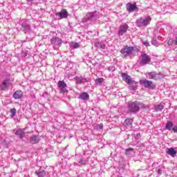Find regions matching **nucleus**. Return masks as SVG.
I'll return each mask as SVG.
<instances>
[{
  "label": "nucleus",
  "instance_id": "6ab92c4d",
  "mask_svg": "<svg viewBox=\"0 0 177 177\" xmlns=\"http://www.w3.org/2000/svg\"><path fill=\"white\" fill-rule=\"evenodd\" d=\"M35 175L38 177H46L48 176V172L45 170L39 169L35 171Z\"/></svg>",
  "mask_w": 177,
  "mask_h": 177
},
{
  "label": "nucleus",
  "instance_id": "dca6fc26",
  "mask_svg": "<svg viewBox=\"0 0 177 177\" xmlns=\"http://www.w3.org/2000/svg\"><path fill=\"white\" fill-rule=\"evenodd\" d=\"M127 10L130 13L132 12H135V10H138V7L136 6V3L132 4L131 3H128L126 5Z\"/></svg>",
  "mask_w": 177,
  "mask_h": 177
},
{
  "label": "nucleus",
  "instance_id": "a19ab883",
  "mask_svg": "<svg viewBox=\"0 0 177 177\" xmlns=\"http://www.w3.org/2000/svg\"><path fill=\"white\" fill-rule=\"evenodd\" d=\"M97 128V129H103V124H98Z\"/></svg>",
  "mask_w": 177,
  "mask_h": 177
},
{
  "label": "nucleus",
  "instance_id": "c9c22d12",
  "mask_svg": "<svg viewBox=\"0 0 177 177\" xmlns=\"http://www.w3.org/2000/svg\"><path fill=\"white\" fill-rule=\"evenodd\" d=\"M151 44L154 46H158V41H157V40H156V39H152Z\"/></svg>",
  "mask_w": 177,
  "mask_h": 177
},
{
  "label": "nucleus",
  "instance_id": "39448f33",
  "mask_svg": "<svg viewBox=\"0 0 177 177\" xmlns=\"http://www.w3.org/2000/svg\"><path fill=\"white\" fill-rule=\"evenodd\" d=\"M133 50H135V48L133 46H126L124 48H122L120 50L122 57L123 59H127L128 56H131V55L133 53Z\"/></svg>",
  "mask_w": 177,
  "mask_h": 177
},
{
  "label": "nucleus",
  "instance_id": "a878e982",
  "mask_svg": "<svg viewBox=\"0 0 177 177\" xmlns=\"http://www.w3.org/2000/svg\"><path fill=\"white\" fill-rule=\"evenodd\" d=\"M172 128H174V122L167 121L165 125V129L167 131H172Z\"/></svg>",
  "mask_w": 177,
  "mask_h": 177
},
{
  "label": "nucleus",
  "instance_id": "9b49d317",
  "mask_svg": "<svg viewBox=\"0 0 177 177\" xmlns=\"http://www.w3.org/2000/svg\"><path fill=\"white\" fill-rule=\"evenodd\" d=\"M128 28H129V26H128V24H124L122 26H120L118 31V37H122L124 34H127V32L128 31Z\"/></svg>",
  "mask_w": 177,
  "mask_h": 177
},
{
  "label": "nucleus",
  "instance_id": "9d476101",
  "mask_svg": "<svg viewBox=\"0 0 177 177\" xmlns=\"http://www.w3.org/2000/svg\"><path fill=\"white\" fill-rule=\"evenodd\" d=\"M75 81L77 85H81V84H85V82H89L91 79L86 77L85 76H76L75 77Z\"/></svg>",
  "mask_w": 177,
  "mask_h": 177
},
{
  "label": "nucleus",
  "instance_id": "1a4fd4ad",
  "mask_svg": "<svg viewBox=\"0 0 177 177\" xmlns=\"http://www.w3.org/2000/svg\"><path fill=\"white\" fill-rule=\"evenodd\" d=\"M51 44L53 45L54 48L55 49H58V48H60V45L63 44V40L59 37H53L50 39Z\"/></svg>",
  "mask_w": 177,
  "mask_h": 177
},
{
  "label": "nucleus",
  "instance_id": "0eeeda50",
  "mask_svg": "<svg viewBox=\"0 0 177 177\" xmlns=\"http://www.w3.org/2000/svg\"><path fill=\"white\" fill-rule=\"evenodd\" d=\"M140 83L143 85L144 88H147L148 89H154V88H156V85L153 82L147 80V79L140 80Z\"/></svg>",
  "mask_w": 177,
  "mask_h": 177
},
{
  "label": "nucleus",
  "instance_id": "2eb2a0df",
  "mask_svg": "<svg viewBox=\"0 0 177 177\" xmlns=\"http://www.w3.org/2000/svg\"><path fill=\"white\" fill-rule=\"evenodd\" d=\"M34 38H35V33L33 31H31L28 32L26 39L22 40L21 42L22 44H24V42H31Z\"/></svg>",
  "mask_w": 177,
  "mask_h": 177
},
{
  "label": "nucleus",
  "instance_id": "c85d7f7f",
  "mask_svg": "<svg viewBox=\"0 0 177 177\" xmlns=\"http://www.w3.org/2000/svg\"><path fill=\"white\" fill-rule=\"evenodd\" d=\"M165 75L161 73H156V81H158L160 80H162V78H165Z\"/></svg>",
  "mask_w": 177,
  "mask_h": 177
},
{
  "label": "nucleus",
  "instance_id": "423d86ee",
  "mask_svg": "<svg viewBox=\"0 0 177 177\" xmlns=\"http://www.w3.org/2000/svg\"><path fill=\"white\" fill-rule=\"evenodd\" d=\"M140 56L142 59L139 62L140 66H146V64H149V63L151 62V58L150 57V56L147 55V54H141Z\"/></svg>",
  "mask_w": 177,
  "mask_h": 177
},
{
  "label": "nucleus",
  "instance_id": "2f4dec72",
  "mask_svg": "<svg viewBox=\"0 0 177 177\" xmlns=\"http://www.w3.org/2000/svg\"><path fill=\"white\" fill-rule=\"evenodd\" d=\"M156 171H157L158 175H159V176L162 175V167L158 166L156 168Z\"/></svg>",
  "mask_w": 177,
  "mask_h": 177
},
{
  "label": "nucleus",
  "instance_id": "393cba45",
  "mask_svg": "<svg viewBox=\"0 0 177 177\" xmlns=\"http://www.w3.org/2000/svg\"><path fill=\"white\" fill-rule=\"evenodd\" d=\"M147 75H148L149 80H155V81H156L157 72H156V71L149 72V73H147Z\"/></svg>",
  "mask_w": 177,
  "mask_h": 177
},
{
  "label": "nucleus",
  "instance_id": "5701e85b",
  "mask_svg": "<svg viewBox=\"0 0 177 177\" xmlns=\"http://www.w3.org/2000/svg\"><path fill=\"white\" fill-rule=\"evenodd\" d=\"M81 100H89V94L86 92L81 93L79 95Z\"/></svg>",
  "mask_w": 177,
  "mask_h": 177
},
{
  "label": "nucleus",
  "instance_id": "aec40b11",
  "mask_svg": "<svg viewBox=\"0 0 177 177\" xmlns=\"http://www.w3.org/2000/svg\"><path fill=\"white\" fill-rule=\"evenodd\" d=\"M23 95H24L23 91L21 90H18L14 92L12 95V97L16 100L21 99V97H23Z\"/></svg>",
  "mask_w": 177,
  "mask_h": 177
},
{
  "label": "nucleus",
  "instance_id": "b1692460",
  "mask_svg": "<svg viewBox=\"0 0 177 177\" xmlns=\"http://www.w3.org/2000/svg\"><path fill=\"white\" fill-rule=\"evenodd\" d=\"M165 103L161 102L160 104L154 105V109L156 111H162L164 110V106Z\"/></svg>",
  "mask_w": 177,
  "mask_h": 177
},
{
  "label": "nucleus",
  "instance_id": "a211bd4d",
  "mask_svg": "<svg viewBox=\"0 0 177 177\" xmlns=\"http://www.w3.org/2000/svg\"><path fill=\"white\" fill-rule=\"evenodd\" d=\"M39 140H41V139L39 138V136L37 135L31 136L29 139L30 143L32 145H37V143H39Z\"/></svg>",
  "mask_w": 177,
  "mask_h": 177
},
{
  "label": "nucleus",
  "instance_id": "7c9ffc66",
  "mask_svg": "<svg viewBox=\"0 0 177 177\" xmlns=\"http://www.w3.org/2000/svg\"><path fill=\"white\" fill-rule=\"evenodd\" d=\"M104 81V79H103V77H99L95 80V84L96 85H100L101 84H103Z\"/></svg>",
  "mask_w": 177,
  "mask_h": 177
},
{
  "label": "nucleus",
  "instance_id": "ea45409f",
  "mask_svg": "<svg viewBox=\"0 0 177 177\" xmlns=\"http://www.w3.org/2000/svg\"><path fill=\"white\" fill-rule=\"evenodd\" d=\"M66 150H67V147L62 149V156H66Z\"/></svg>",
  "mask_w": 177,
  "mask_h": 177
},
{
  "label": "nucleus",
  "instance_id": "79ce46f5",
  "mask_svg": "<svg viewBox=\"0 0 177 177\" xmlns=\"http://www.w3.org/2000/svg\"><path fill=\"white\" fill-rule=\"evenodd\" d=\"M139 138H140V133H138L135 136V139H139Z\"/></svg>",
  "mask_w": 177,
  "mask_h": 177
},
{
  "label": "nucleus",
  "instance_id": "412c9836",
  "mask_svg": "<svg viewBox=\"0 0 177 177\" xmlns=\"http://www.w3.org/2000/svg\"><path fill=\"white\" fill-rule=\"evenodd\" d=\"M167 154L169 156H171V157H175L177 154L176 150H175V148L171 147L168 148L167 150L166 151Z\"/></svg>",
  "mask_w": 177,
  "mask_h": 177
},
{
  "label": "nucleus",
  "instance_id": "a18cd8bd",
  "mask_svg": "<svg viewBox=\"0 0 177 177\" xmlns=\"http://www.w3.org/2000/svg\"><path fill=\"white\" fill-rule=\"evenodd\" d=\"M28 2H32V0H27Z\"/></svg>",
  "mask_w": 177,
  "mask_h": 177
},
{
  "label": "nucleus",
  "instance_id": "f257e3e1",
  "mask_svg": "<svg viewBox=\"0 0 177 177\" xmlns=\"http://www.w3.org/2000/svg\"><path fill=\"white\" fill-rule=\"evenodd\" d=\"M140 109L146 110L149 109V105H146L139 101H130L127 104V109L129 114H137L140 111Z\"/></svg>",
  "mask_w": 177,
  "mask_h": 177
},
{
  "label": "nucleus",
  "instance_id": "f704fd0d",
  "mask_svg": "<svg viewBox=\"0 0 177 177\" xmlns=\"http://www.w3.org/2000/svg\"><path fill=\"white\" fill-rule=\"evenodd\" d=\"M80 47V44L78 43H75L73 45H71V48H73V49H77V48Z\"/></svg>",
  "mask_w": 177,
  "mask_h": 177
},
{
  "label": "nucleus",
  "instance_id": "c756f323",
  "mask_svg": "<svg viewBox=\"0 0 177 177\" xmlns=\"http://www.w3.org/2000/svg\"><path fill=\"white\" fill-rule=\"evenodd\" d=\"M133 151H135V149L130 147L129 149H125V154L127 156H129L131 154V153H133Z\"/></svg>",
  "mask_w": 177,
  "mask_h": 177
},
{
  "label": "nucleus",
  "instance_id": "cd10ccee",
  "mask_svg": "<svg viewBox=\"0 0 177 177\" xmlns=\"http://www.w3.org/2000/svg\"><path fill=\"white\" fill-rule=\"evenodd\" d=\"M86 162H88V161L86 160V159L84 158H82L80 160V161H79L77 163H75L76 165H77L78 167H81V165H85V164H86Z\"/></svg>",
  "mask_w": 177,
  "mask_h": 177
},
{
  "label": "nucleus",
  "instance_id": "473e14b6",
  "mask_svg": "<svg viewBox=\"0 0 177 177\" xmlns=\"http://www.w3.org/2000/svg\"><path fill=\"white\" fill-rule=\"evenodd\" d=\"M16 115V109L13 108L10 109V117L11 118H13V117Z\"/></svg>",
  "mask_w": 177,
  "mask_h": 177
},
{
  "label": "nucleus",
  "instance_id": "7ed1b4c3",
  "mask_svg": "<svg viewBox=\"0 0 177 177\" xmlns=\"http://www.w3.org/2000/svg\"><path fill=\"white\" fill-rule=\"evenodd\" d=\"M99 17H100V12L98 11L88 12L86 17L83 19V23L91 24V23L96 21Z\"/></svg>",
  "mask_w": 177,
  "mask_h": 177
},
{
  "label": "nucleus",
  "instance_id": "e433bc0d",
  "mask_svg": "<svg viewBox=\"0 0 177 177\" xmlns=\"http://www.w3.org/2000/svg\"><path fill=\"white\" fill-rule=\"evenodd\" d=\"M167 45H169V46L174 45V39H169L167 41Z\"/></svg>",
  "mask_w": 177,
  "mask_h": 177
},
{
  "label": "nucleus",
  "instance_id": "f03ea898",
  "mask_svg": "<svg viewBox=\"0 0 177 177\" xmlns=\"http://www.w3.org/2000/svg\"><path fill=\"white\" fill-rule=\"evenodd\" d=\"M121 77L123 81H124L127 85H129V89H130V91H136V89H138V82L132 80L131 76L125 73H122Z\"/></svg>",
  "mask_w": 177,
  "mask_h": 177
},
{
  "label": "nucleus",
  "instance_id": "6e6552de",
  "mask_svg": "<svg viewBox=\"0 0 177 177\" xmlns=\"http://www.w3.org/2000/svg\"><path fill=\"white\" fill-rule=\"evenodd\" d=\"M57 86L59 89L60 93H67V92H68V90L67 89V84H66L64 81H59L57 83Z\"/></svg>",
  "mask_w": 177,
  "mask_h": 177
},
{
  "label": "nucleus",
  "instance_id": "4c0bfd02",
  "mask_svg": "<svg viewBox=\"0 0 177 177\" xmlns=\"http://www.w3.org/2000/svg\"><path fill=\"white\" fill-rule=\"evenodd\" d=\"M142 45L145 46H150V44L147 41H142Z\"/></svg>",
  "mask_w": 177,
  "mask_h": 177
},
{
  "label": "nucleus",
  "instance_id": "c03bdc74",
  "mask_svg": "<svg viewBox=\"0 0 177 177\" xmlns=\"http://www.w3.org/2000/svg\"><path fill=\"white\" fill-rule=\"evenodd\" d=\"M174 60L177 62V55L175 57Z\"/></svg>",
  "mask_w": 177,
  "mask_h": 177
},
{
  "label": "nucleus",
  "instance_id": "f3484780",
  "mask_svg": "<svg viewBox=\"0 0 177 177\" xmlns=\"http://www.w3.org/2000/svg\"><path fill=\"white\" fill-rule=\"evenodd\" d=\"M56 16H59V19H67L68 17V12L66 9H63L59 12H57Z\"/></svg>",
  "mask_w": 177,
  "mask_h": 177
},
{
  "label": "nucleus",
  "instance_id": "58836bf2",
  "mask_svg": "<svg viewBox=\"0 0 177 177\" xmlns=\"http://www.w3.org/2000/svg\"><path fill=\"white\" fill-rule=\"evenodd\" d=\"M172 131L174 132V133H177V126H174Z\"/></svg>",
  "mask_w": 177,
  "mask_h": 177
},
{
  "label": "nucleus",
  "instance_id": "4be33fe9",
  "mask_svg": "<svg viewBox=\"0 0 177 177\" xmlns=\"http://www.w3.org/2000/svg\"><path fill=\"white\" fill-rule=\"evenodd\" d=\"M15 135L16 136H17V138H19V139H23L26 137V132L23 131L21 129H19L17 130V131L15 132Z\"/></svg>",
  "mask_w": 177,
  "mask_h": 177
},
{
  "label": "nucleus",
  "instance_id": "f8f14e48",
  "mask_svg": "<svg viewBox=\"0 0 177 177\" xmlns=\"http://www.w3.org/2000/svg\"><path fill=\"white\" fill-rule=\"evenodd\" d=\"M94 46L95 48H97L98 49H106V43L104 42V41L96 39L94 41Z\"/></svg>",
  "mask_w": 177,
  "mask_h": 177
},
{
  "label": "nucleus",
  "instance_id": "37998d69",
  "mask_svg": "<svg viewBox=\"0 0 177 177\" xmlns=\"http://www.w3.org/2000/svg\"><path fill=\"white\" fill-rule=\"evenodd\" d=\"M173 41H174V45H177V37H176L174 38V40H173Z\"/></svg>",
  "mask_w": 177,
  "mask_h": 177
},
{
  "label": "nucleus",
  "instance_id": "20e7f679",
  "mask_svg": "<svg viewBox=\"0 0 177 177\" xmlns=\"http://www.w3.org/2000/svg\"><path fill=\"white\" fill-rule=\"evenodd\" d=\"M150 21H151V18L150 16H148L145 18L140 17L136 19V23L137 24V27H147L149 24H150Z\"/></svg>",
  "mask_w": 177,
  "mask_h": 177
},
{
  "label": "nucleus",
  "instance_id": "72a5a7b5",
  "mask_svg": "<svg viewBox=\"0 0 177 177\" xmlns=\"http://www.w3.org/2000/svg\"><path fill=\"white\" fill-rule=\"evenodd\" d=\"M109 71H111L112 73H114L115 71V66H111L108 68Z\"/></svg>",
  "mask_w": 177,
  "mask_h": 177
},
{
  "label": "nucleus",
  "instance_id": "4468645a",
  "mask_svg": "<svg viewBox=\"0 0 177 177\" xmlns=\"http://www.w3.org/2000/svg\"><path fill=\"white\" fill-rule=\"evenodd\" d=\"M9 85H10V79H6L0 84V89L1 91H8Z\"/></svg>",
  "mask_w": 177,
  "mask_h": 177
},
{
  "label": "nucleus",
  "instance_id": "bb28decb",
  "mask_svg": "<svg viewBox=\"0 0 177 177\" xmlns=\"http://www.w3.org/2000/svg\"><path fill=\"white\" fill-rule=\"evenodd\" d=\"M132 122H133L132 118H127L124 120V125L127 127H131V125H132Z\"/></svg>",
  "mask_w": 177,
  "mask_h": 177
},
{
  "label": "nucleus",
  "instance_id": "ddd939ff",
  "mask_svg": "<svg viewBox=\"0 0 177 177\" xmlns=\"http://www.w3.org/2000/svg\"><path fill=\"white\" fill-rule=\"evenodd\" d=\"M21 27L22 28V31L24 32V34H27L28 32H31V25L26 23V22H22L21 24Z\"/></svg>",
  "mask_w": 177,
  "mask_h": 177
}]
</instances>
